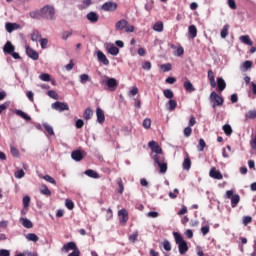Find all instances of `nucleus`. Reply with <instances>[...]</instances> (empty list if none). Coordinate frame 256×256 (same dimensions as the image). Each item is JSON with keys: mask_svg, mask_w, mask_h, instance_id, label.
<instances>
[{"mask_svg": "<svg viewBox=\"0 0 256 256\" xmlns=\"http://www.w3.org/2000/svg\"><path fill=\"white\" fill-rule=\"evenodd\" d=\"M20 224L26 229L33 228V222H31V220H29L28 218H20Z\"/></svg>", "mask_w": 256, "mask_h": 256, "instance_id": "18", "label": "nucleus"}, {"mask_svg": "<svg viewBox=\"0 0 256 256\" xmlns=\"http://www.w3.org/2000/svg\"><path fill=\"white\" fill-rule=\"evenodd\" d=\"M47 43H49V40H47L46 38L40 39V45L42 49H47Z\"/></svg>", "mask_w": 256, "mask_h": 256, "instance_id": "60", "label": "nucleus"}, {"mask_svg": "<svg viewBox=\"0 0 256 256\" xmlns=\"http://www.w3.org/2000/svg\"><path fill=\"white\" fill-rule=\"evenodd\" d=\"M117 7H118V5H117L116 2L109 1V2H105L102 5L101 9H102V11H106V12L112 13L113 11H116Z\"/></svg>", "mask_w": 256, "mask_h": 256, "instance_id": "6", "label": "nucleus"}, {"mask_svg": "<svg viewBox=\"0 0 256 256\" xmlns=\"http://www.w3.org/2000/svg\"><path fill=\"white\" fill-rule=\"evenodd\" d=\"M217 87L220 92H223L226 88V83L222 77L217 78Z\"/></svg>", "mask_w": 256, "mask_h": 256, "instance_id": "24", "label": "nucleus"}, {"mask_svg": "<svg viewBox=\"0 0 256 256\" xmlns=\"http://www.w3.org/2000/svg\"><path fill=\"white\" fill-rule=\"evenodd\" d=\"M163 22L159 21V22H156L153 26V29L154 31H156L157 33H162L163 31Z\"/></svg>", "mask_w": 256, "mask_h": 256, "instance_id": "38", "label": "nucleus"}, {"mask_svg": "<svg viewBox=\"0 0 256 256\" xmlns=\"http://www.w3.org/2000/svg\"><path fill=\"white\" fill-rule=\"evenodd\" d=\"M30 203H31V197L24 196L23 197V206H24V208H29Z\"/></svg>", "mask_w": 256, "mask_h": 256, "instance_id": "55", "label": "nucleus"}, {"mask_svg": "<svg viewBox=\"0 0 256 256\" xmlns=\"http://www.w3.org/2000/svg\"><path fill=\"white\" fill-rule=\"evenodd\" d=\"M65 206H66V208H67L68 210H70V211L74 209V203H73V201L70 200V199H66V201H65Z\"/></svg>", "mask_w": 256, "mask_h": 256, "instance_id": "54", "label": "nucleus"}, {"mask_svg": "<svg viewBox=\"0 0 256 256\" xmlns=\"http://www.w3.org/2000/svg\"><path fill=\"white\" fill-rule=\"evenodd\" d=\"M223 131L226 136H231V134L233 133L232 127L229 124H225L223 126Z\"/></svg>", "mask_w": 256, "mask_h": 256, "instance_id": "42", "label": "nucleus"}, {"mask_svg": "<svg viewBox=\"0 0 256 256\" xmlns=\"http://www.w3.org/2000/svg\"><path fill=\"white\" fill-rule=\"evenodd\" d=\"M157 165L160 168V174H165L167 172V169H168L167 162L164 161V162L158 163Z\"/></svg>", "mask_w": 256, "mask_h": 256, "instance_id": "39", "label": "nucleus"}, {"mask_svg": "<svg viewBox=\"0 0 256 256\" xmlns=\"http://www.w3.org/2000/svg\"><path fill=\"white\" fill-rule=\"evenodd\" d=\"M206 147V142L201 138L199 140V145L197 146V149L199 152H203Z\"/></svg>", "mask_w": 256, "mask_h": 256, "instance_id": "51", "label": "nucleus"}, {"mask_svg": "<svg viewBox=\"0 0 256 256\" xmlns=\"http://www.w3.org/2000/svg\"><path fill=\"white\" fill-rule=\"evenodd\" d=\"M48 97H50L51 99L54 100H59V94H57V92L55 90H49L47 92Z\"/></svg>", "mask_w": 256, "mask_h": 256, "instance_id": "44", "label": "nucleus"}, {"mask_svg": "<svg viewBox=\"0 0 256 256\" xmlns=\"http://www.w3.org/2000/svg\"><path fill=\"white\" fill-rule=\"evenodd\" d=\"M226 199H231V207L236 208L240 202V196L238 194H234L233 190L226 191Z\"/></svg>", "mask_w": 256, "mask_h": 256, "instance_id": "4", "label": "nucleus"}, {"mask_svg": "<svg viewBox=\"0 0 256 256\" xmlns=\"http://www.w3.org/2000/svg\"><path fill=\"white\" fill-rule=\"evenodd\" d=\"M16 115L26 121H31V117L23 112V110H16Z\"/></svg>", "mask_w": 256, "mask_h": 256, "instance_id": "34", "label": "nucleus"}, {"mask_svg": "<svg viewBox=\"0 0 256 256\" xmlns=\"http://www.w3.org/2000/svg\"><path fill=\"white\" fill-rule=\"evenodd\" d=\"M39 79L43 82H51V75L48 73H42L40 74Z\"/></svg>", "mask_w": 256, "mask_h": 256, "instance_id": "43", "label": "nucleus"}, {"mask_svg": "<svg viewBox=\"0 0 256 256\" xmlns=\"http://www.w3.org/2000/svg\"><path fill=\"white\" fill-rule=\"evenodd\" d=\"M163 248L165 251L169 252L171 251V244L168 240H165L164 243H163Z\"/></svg>", "mask_w": 256, "mask_h": 256, "instance_id": "61", "label": "nucleus"}, {"mask_svg": "<svg viewBox=\"0 0 256 256\" xmlns=\"http://www.w3.org/2000/svg\"><path fill=\"white\" fill-rule=\"evenodd\" d=\"M93 116V112H92V109L91 108H87L84 112V118L85 120H90L91 117Z\"/></svg>", "mask_w": 256, "mask_h": 256, "instance_id": "49", "label": "nucleus"}, {"mask_svg": "<svg viewBox=\"0 0 256 256\" xmlns=\"http://www.w3.org/2000/svg\"><path fill=\"white\" fill-rule=\"evenodd\" d=\"M229 25L228 24H226L224 27H223V29L221 30V37H222V39H226V37H227V35H228V33H229Z\"/></svg>", "mask_w": 256, "mask_h": 256, "instance_id": "46", "label": "nucleus"}, {"mask_svg": "<svg viewBox=\"0 0 256 256\" xmlns=\"http://www.w3.org/2000/svg\"><path fill=\"white\" fill-rule=\"evenodd\" d=\"M153 161L155 162V164H160V163L165 162V157L163 155V152L155 154L153 156Z\"/></svg>", "mask_w": 256, "mask_h": 256, "instance_id": "22", "label": "nucleus"}, {"mask_svg": "<svg viewBox=\"0 0 256 256\" xmlns=\"http://www.w3.org/2000/svg\"><path fill=\"white\" fill-rule=\"evenodd\" d=\"M97 59L100 61V63H103V65H109V60L106 58V55L102 51L97 52Z\"/></svg>", "mask_w": 256, "mask_h": 256, "instance_id": "14", "label": "nucleus"}, {"mask_svg": "<svg viewBox=\"0 0 256 256\" xmlns=\"http://www.w3.org/2000/svg\"><path fill=\"white\" fill-rule=\"evenodd\" d=\"M86 18L88 19V21H90V23H97L98 19H99V16L97 13L95 12H89L87 15H86Z\"/></svg>", "mask_w": 256, "mask_h": 256, "instance_id": "20", "label": "nucleus"}, {"mask_svg": "<svg viewBox=\"0 0 256 256\" xmlns=\"http://www.w3.org/2000/svg\"><path fill=\"white\" fill-rule=\"evenodd\" d=\"M40 193L47 197L51 196V190H49V187L45 184L40 186Z\"/></svg>", "mask_w": 256, "mask_h": 256, "instance_id": "29", "label": "nucleus"}, {"mask_svg": "<svg viewBox=\"0 0 256 256\" xmlns=\"http://www.w3.org/2000/svg\"><path fill=\"white\" fill-rule=\"evenodd\" d=\"M250 144H251V148H252L253 150H256V135H255V136L252 135V139H251V141H250Z\"/></svg>", "mask_w": 256, "mask_h": 256, "instance_id": "64", "label": "nucleus"}, {"mask_svg": "<svg viewBox=\"0 0 256 256\" xmlns=\"http://www.w3.org/2000/svg\"><path fill=\"white\" fill-rule=\"evenodd\" d=\"M116 183H117V185H118L117 193L120 194V195H122L123 192H124V184H123L122 179H121L120 177L117 178Z\"/></svg>", "mask_w": 256, "mask_h": 256, "instance_id": "31", "label": "nucleus"}, {"mask_svg": "<svg viewBox=\"0 0 256 256\" xmlns=\"http://www.w3.org/2000/svg\"><path fill=\"white\" fill-rule=\"evenodd\" d=\"M183 86H184L187 93L191 94V93L195 92V87L190 82V80L186 79V81H184V83H183Z\"/></svg>", "mask_w": 256, "mask_h": 256, "instance_id": "16", "label": "nucleus"}, {"mask_svg": "<svg viewBox=\"0 0 256 256\" xmlns=\"http://www.w3.org/2000/svg\"><path fill=\"white\" fill-rule=\"evenodd\" d=\"M118 216L121 217L120 218V224L122 226H125V224L127 223V221L129 220V216H128V211L126 209H121L118 211Z\"/></svg>", "mask_w": 256, "mask_h": 256, "instance_id": "7", "label": "nucleus"}, {"mask_svg": "<svg viewBox=\"0 0 256 256\" xmlns=\"http://www.w3.org/2000/svg\"><path fill=\"white\" fill-rule=\"evenodd\" d=\"M210 103L212 104V108L216 109L217 107L223 106L224 99L222 96L218 95L215 91H213L210 95Z\"/></svg>", "mask_w": 256, "mask_h": 256, "instance_id": "3", "label": "nucleus"}, {"mask_svg": "<svg viewBox=\"0 0 256 256\" xmlns=\"http://www.w3.org/2000/svg\"><path fill=\"white\" fill-rule=\"evenodd\" d=\"M10 152L14 158H19V150L17 148H15L14 146H11Z\"/></svg>", "mask_w": 256, "mask_h": 256, "instance_id": "53", "label": "nucleus"}, {"mask_svg": "<svg viewBox=\"0 0 256 256\" xmlns=\"http://www.w3.org/2000/svg\"><path fill=\"white\" fill-rule=\"evenodd\" d=\"M14 176L16 179H23V177H25V171L20 169L14 173Z\"/></svg>", "mask_w": 256, "mask_h": 256, "instance_id": "50", "label": "nucleus"}, {"mask_svg": "<svg viewBox=\"0 0 256 256\" xmlns=\"http://www.w3.org/2000/svg\"><path fill=\"white\" fill-rule=\"evenodd\" d=\"M16 29H19V24L10 22L6 23V31L8 33H13Z\"/></svg>", "mask_w": 256, "mask_h": 256, "instance_id": "23", "label": "nucleus"}, {"mask_svg": "<svg viewBox=\"0 0 256 256\" xmlns=\"http://www.w3.org/2000/svg\"><path fill=\"white\" fill-rule=\"evenodd\" d=\"M185 138H189L192 135V129L190 126L186 127L183 131Z\"/></svg>", "mask_w": 256, "mask_h": 256, "instance_id": "58", "label": "nucleus"}, {"mask_svg": "<svg viewBox=\"0 0 256 256\" xmlns=\"http://www.w3.org/2000/svg\"><path fill=\"white\" fill-rule=\"evenodd\" d=\"M96 115H97V122L99 124H103L105 121V116H104V112L101 108H97Z\"/></svg>", "mask_w": 256, "mask_h": 256, "instance_id": "19", "label": "nucleus"}, {"mask_svg": "<svg viewBox=\"0 0 256 256\" xmlns=\"http://www.w3.org/2000/svg\"><path fill=\"white\" fill-rule=\"evenodd\" d=\"M107 51L108 53H110V55L116 56L119 53V48L114 45H110V46H107Z\"/></svg>", "mask_w": 256, "mask_h": 256, "instance_id": "30", "label": "nucleus"}, {"mask_svg": "<svg viewBox=\"0 0 256 256\" xmlns=\"http://www.w3.org/2000/svg\"><path fill=\"white\" fill-rule=\"evenodd\" d=\"M106 86L108 88V91L114 92L118 86V82L115 78H108L106 81Z\"/></svg>", "mask_w": 256, "mask_h": 256, "instance_id": "8", "label": "nucleus"}, {"mask_svg": "<svg viewBox=\"0 0 256 256\" xmlns=\"http://www.w3.org/2000/svg\"><path fill=\"white\" fill-rule=\"evenodd\" d=\"M92 1L91 0H83V4L79 6V9H87L90 7Z\"/></svg>", "mask_w": 256, "mask_h": 256, "instance_id": "52", "label": "nucleus"}, {"mask_svg": "<svg viewBox=\"0 0 256 256\" xmlns=\"http://www.w3.org/2000/svg\"><path fill=\"white\" fill-rule=\"evenodd\" d=\"M208 80L210 81L211 87L216 88L215 76L211 69L208 70Z\"/></svg>", "mask_w": 256, "mask_h": 256, "instance_id": "27", "label": "nucleus"}, {"mask_svg": "<svg viewBox=\"0 0 256 256\" xmlns=\"http://www.w3.org/2000/svg\"><path fill=\"white\" fill-rule=\"evenodd\" d=\"M240 41L241 43H243L244 45H249V47H252L253 42L250 39L249 35H243L240 37Z\"/></svg>", "mask_w": 256, "mask_h": 256, "instance_id": "25", "label": "nucleus"}, {"mask_svg": "<svg viewBox=\"0 0 256 256\" xmlns=\"http://www.w3.org/2000/svg\"><path fill=\"white\" fill-rule=\"evenodd\" d=\"M43 127L48 136H55V131L53 130V127L51 125H49L48 123H43Z\"/></svg>", "mask_w": 256, "mask_h": 256, "instance_id": "28", "label": "nucleus"}, {"mask_svg": "<svg viewBox=\"0 0 256 256\" xmlns=\"http://www.w3.org/2000/svg\"><path fill=\"white\" fill-rule=\"evenodd\" d=\"M246 121L247 120H255L256 119V110H250L245 115Z\"/></svg>", "mask_w": 256, "mask_h": 256, "instance_id": "36", "label": "nucleus"}, {"mask_svg": "<svg viewBox=\"0 0 256 256\" xmlns=\"http://www.w3.org/2000/svg\"><path fill=\"white\" fill-rule=\"evenodd\" d=\"M41 18L48 19V21H55V8L51 5L41 8Z\"/></svg>", "mask_w": 256, "mask_h": 256, "instance_id": "1", "label": "nucleus"}, {"mask_svg": "<svg viewBox=\"0 0 256 256\" xmlns=\"http://www.w3.org/2000/svg\"><path fill=\"white\" fill-rule=\"evenodd\" d=\"M148 146H149V148L151 149V151H152L153 153H155L156 155L162 153V149H161V147L159 146L158 142H156V141H150V142L148 143Z\"/></svg>", "mask_w": 256, "mask_h": 256, "instance_id": "10", "label": "nucleus"}, {"mask_svg": "<svg viewBox=\"0 0 256 256\" xmlns=\"http://www.w3.org/2000/svg\"><path fill=\"white\" fill-rule=\"evenodd\" d=\"M71 157L76 162H81L83 159V154L80 150H74L71 154Z\"/></svg>", "mask_w": 256, "mask_h": 256, "instance_id": "15", "label": "nucleus"}, {"mask_svg": "<svg viewBox=\"0 0 256 256\" xmlns=\"http://www.w3.org/2000/svg\"><path fill=\"white\" fill-rule=\"evenodd\" d=\"M127 24L128 22L125 19L119 20L115 25L116 31H123V29H126Z\"/></svg>", "mask_w": 256, "mask_h": 256, "instance_id": "17", "label": "nucleus"}, {"mask_svg": "<svg viewBox=\"0 0 256 256\" xmlns=\"http://www.w3.org/2000/svg\"><path fill=\"white\" fill-rule=\"evenodd\" d=\"M42 179L54 186H57V181H55V178H53L51 175H44L42 176Z\"/></svg>", "mask_w": 256, "mask_h": 256, "instance_id": "35", "label": "nucleus"}, {"mask_svg": "<svg viewBox=\"0 0 256 256\" xmlns=\"http://www.w3.org/2000/svg\"><path fill=\"white\" fill-rule=\"evenodd\" d=\"M52 109L58 112H64L69 110V106L67 103L56 101L55 103H52Z\"/></svg>", "mask_w": 256, "mask_h": 256, "instance_id": "5", "label": "nucleus"}, {"mask_svg": "<svg viewBox=\"0 0 256 256\" xmlns=\"http://www.w3.org/2000/svg\"><path fill=\"white\" fill-rule=\"evenodd\" d=\"M252 222V217L251 216H244L243 217V225L247 226L248 224H250Z\"/></svg>", "mask_w": 256, "mask_h": 256, "instance_id": "62", "label": "nucleus"}, {"mask_svg": "<svg viewBox=\"0 0 256 256\" xmlns=\"http://www.w3.org/2000/svg\"><path fill=\"white\" fill-rule=\"evenodd\" d=\"M185 155L186 157L183 162V169L188 171L191 168V159L189 158V155L187 152L185 153Z\"/></svg>", "mask_w": 256, "mask_h": 256, "instance_id": "26", "label": "nucleus"}, {"mask_svg": "<svg viewBox=\"0 0 256 256\" xmlns=\"http://www.w3.org/2000/svg\"><path fill=\"white\" fill-rule=\"evenodd\" d=\"M26 55H28L30 59H33V61H37L39 59V53L30 46H26Z\"/></svg>", "mask_w": 256, "mask_h": 256, "instance_id": "9", "label": "nucleus"}, {"mask_svg": "<svg viewBox=\"0 0 256 256\" xmlns=\"http://www.w3.org/2000/svg\"><path fill=\"white\" fill-rule=\"evenodd\" d=\"M167 106H168V111H169V112H173V111L177 108V102H176V100L170 99V100L168 101Z\"/></svg>", "mask_w": 256, "mask_h": 256, "instance_id": "32", "label": "nucleus"}, {"mask_svg": "<svg viewBox=\"0 0 256 256\" xmlns=\"http://www.w3.org/2000/svg\"><path fill=\"white\" fill-rule=\"evenodd\" d=\"M163 95L165 96L166 99H169V100L173 99L174 97V93L170 89H165L163 92Z\"/></svg>", "mask_w": 256, "mask_h": 256, "instance_id": "47", "label": "nucleus"}, {"mask_svg": "<svg viewBox=\"0 0 256 256\" xmlns=\"http://www.w3.org/2000/svg\"><path fill=\"white\" fill-rule=\"evenodd\" d=\"M90 81V78L87 74L80 75L81 84H86V82Z\"/></svg>", "mask_w": 256, "mask_h": 256, "instance_id": "57", "label": "nucleus"}, {"mask_svg": "<svg viewBox=\"0 0 256 256\" xmlns=\"http://www.w3.org/2000/svg\"><path fill=\"white\" fill-rule=\"evenodd\" d=\"M62 252L68 253L70 250L77 251L78 248L75 244V242L71 241L63 245L61 248Z\"/></svg>", "mask_w": 256, "mask_h": 256, "instance_id": "11", "label": "nucleus"}, {"mask_svg": "<svg viewBox=\"0 0 256 256\" xmlns=\"http://www.w3.org/2000/svg\"><path fill=\"white\" fill-rule=\"evenodd\" d=\"M173 236L175 238L176 244L178 245L180 254L181 255L186 254V252L188 251V245L186 241L182 238V236L178 232H174Z\"/></svg>", "mask_w": 256, "mask_h": 256, "instance_id": "2", "label": "nucleus"}, {"mask_svg": "<svg viewBox=\"0 0 256 256\" xmlns=\"http://www.w3.org/2000/svg\"><path fill=\"white\" fill-rule=\"evenodd\" d=\"M138 236H139L138 231H135V232H133L132 234L129 235L128 239H129V241H130L131 243L134 244L135 242H137Z\"/></svg>", "mask_w": 256, "mask_h": 256, "instance_id": "41", "label": "nucleus"}, {"mask_svg": "<svg viewBox=\"0 0 256 256\" xmlns=\"http://www.w3.org/2000/svg\"><path fill=\"white\" fill-rule=\"evenodd\" d=\"M189 35H191L192 39H195V37H197V28L195 25L189 26Z\"/></svg>", "mask_w": 256, "mask_h": 256, "instance_id": "40", "label": "nucleus"}, {"mask_svg": "<svg viewBox=\"0 0 256 256\" xmlns=\"http://www.w3.org/2000/svg\"><path fill=\"white\" fill-rule=\"evenodd\" d=\"M84 174H85L87 177L92 178V179H99V178H100V175H99L96 171H94V170H92V169H87V170L84 172Z\"/></svg>", "mask_w": 256, "mask_h": 256, "instance_id": "21", "label": "nucleus"}, {"mask_svg": "<svg viewBox=\"0 0 256 256\" xmlns=\"http://www.w3.org/2000/svg\"><path fill=\"white\" fill-rule=\"evenodd\" d=\"M40 39H41V32L34 30L31 34V40L32 41H40Z\"/></svg>", "mask_w": 256, "mask_h": 256, "instance_id": "37", "label": "nucleus"}, {"mask_svg": "<svg viewBox=\"0 0 256 256\" xmlns=\"http://www.w3.org/2000/svg\"><path fill=\"white\" fill-rule=\"evenodd\" d=\"M3 51L4 53H8V55H11V53L15 51V46L13 45V43H11V41H7L3 47Z\"/></svg>", "mask_w": 256, "mask_h": 256, "instance_id": "13", "label": "nucleus"}, {"mask_svg": "<svg viewBox=\"0 0 256 256\" xmlns=\"http://www.w3.org/2000/svg\"><path fill=\"white\" fill-rule=\"evenodd\" d=\"M29 16L32 18V19H41V9L40 11H31L29 13Z\"/></svg>", "mask_w": 256, "mask_h": 256, "instance_id": "45", "label": "nucleus"}, {"mask_svg": "<svg viewBox=\"0 0 256 256\" xmlns=\"http://www.w3.org/2000/svg\"><path fill=\"white\" fill-rule=\"evenodd\" d=\"M26 239L28 241H31V242H34V243H37L39 242V236H37V234L35 233H29L26 235Z\"/></svg>", "mask_w": 256, "mask_h": 256, "instance_id": "33", "label": "nucleus"}, {"mask_svg": "<svg viewBox=\"0 0 256 256\" xmlns=\"http://www.w3.org/2000/svg\"><path fill=\"white\" fill-rule=\"evenodd\" d=\"M72 35V31H65L62 33V40L66 41L68 39V37H71Z\"/></svg>", "mask_w": 256, "mask_h": 256, "instance_id": "63", "label": "nucleus"}, {"mask_svg": "<svg viewBox=\"0 0 256 256\" xmlns=\"http://www.w3.org/2000/svg\"><path fill=\"white\" fill-rule=\"evenodd\" d=\"M151 127V119L146 118L143 120V128L148 130Z\"/></svg>", "mask_w": 256, "mask_h": 256, "instance_id": "56", "label": "nucleus"}, {"mask_svg": "<svg viewBox=\"0 0 256 256\" xmlns=\"http://www.w3.org/2000/svg\"><path fill=\"white\" fill-rule=\"evenodd\" d=\"M151 67H152V65H151V62H149V61H145V62L142 64L143 70L150 71V70H151Z\"/></svg>", "mask_w": 256, "mask_h": 256, "instance_id": "59", "label": "nucleus"}, {"mask_svg": "<svg viewBox=\"0 0 256 256\" xmlns=\"http://www.w3.org/2000/svg\"><path fill=\"white\" fill-rule=\"evenodd\" d=\"M160 69L164 72V73H167V72H170L172 70V65L170 63H167V64H162L160 66Z\"/></svg>", "mask_w": 256, "mask_h": 256, "instance_id": "48", "label": "nucleus"}, {"mask_svg": "<svg viewBox=\"0 0 256 256\" xmlns=\"http://www.w3.org/2000/svg\"><path fill=\"white\" fill-rule=\"evenodd\" d=\"M209 175H210L211 178L216 179V180H222L223 179L222 173L219 170H216L215 167H213L210 170Z\"/></svg>", "mask_w": 256, "mask_h": 256, "instance_id": "12", "label": "nucleus"}]
</instances>
